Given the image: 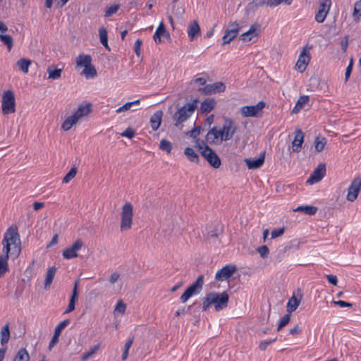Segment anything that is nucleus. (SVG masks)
<instances>
[{
	"mask_svg": "<svg viewBox=\"0 0 361 361\" xmlns=\"http://www.w3.org/2000/svg\"><path fill=\"white\" fill-rule=\"evenodd\" d=\"M238 128V123L235 121L225 117L221 127L214 126L208 131L206 140L211 145H220L224 141L231 140Z\"/></svg>",
	"mask_w": 361,
	"mask_h": 361,
	"instance_id": "1",
	"label": "nucleus"
},
{
	"mask_svg": "<svg viewBox=\"0 0 361 361\" xmlns=\"http://www.w3.org/2000/svg\"><path fill=\"white\" fill-rule=\"evenodd\" d=\"M20 239L17 227L11 226L6 231L2 240V252L17 257L20 251Z\"/></svg>",
	"mask_w": 361,
	"mask_h": 361,
	"instance_id": "2",
	"label": "nucleus"
},
{
	"mask_svg": "<svg viewBox=\"0 0 361 361\" xmlns=\"http://www.w3.org/2000/svg\"><path fill=\"white\" fill-rule=\"evenodd\" d=\"M229 296L226 292L218 293L211 292L203 300L202 310L206 311L212 305H214L216 311L226 308L228 305Z\"/></svg>",
	"mask_w": 361,
	"mask_h": 361,
	"instance_id": "3",
	"label": "nucleus"
},
{
	"mask_svg": "<svg viewBox=\"0 0 361 361\" xmlns=\"http://www.w3.org/2000/svg\"><path fill=\"white\" fill-rule=\"evenodd\" d=\"M198 100L194 99L192 102H189L183 105L180 108L173 116V119L175 121V126H178L182 123L185 122L188 118H190L195 110L197 107Z\"/></svg>",
	"mask_w": 361,
	"mask_h": 361,
	"instance_id": "4",
	"label": "nucleus"
},
{
	"mask_svg": "<svg viewBox=\"0 0 361 361\" xmlns=\"http://www.w3.org/2000/svg\"><path fill=\"white\" fill-rule=\"evenodd\" d=\"M204 276L200 275L197 280L191 284L180 297V300L182 303L186 302L191 297L199 294L203 287Z\"/></svg>",
	"mask_w": 361,
	"mask_h": 361,
	"instance_id": "5",
	"label": "nucleus"
},
{
	"mask_svg": "<svg viewBox=\"0 0 361 361\" xmlns=\"http://www.w3.org/2000/svg\"><path fill=\"white\" fill-rule=\"evenodd\" d=\"M121 231L129 230L133 224V207L131 203L126 202L121 210Z\"/></svg>",
	"mask_w": 361,
	"mask_h": 361,
	"instance_id": "6",
	"label": "nucleus"
},
{
	"mask_svg": "<svg viewBox=\"0 0 361 361\" xmlns=\"http://www.w3.org/2000/svg\"><path fill=\"white\" fill-rule=\"evenodd\" d=\"M202 157L208 161V163L215 169H218L221 166V159L219 156L207 145L202 147L197 144L196 145Z\"/></svg>",
	"mask_w": 361,
	"mask_h": 361,
	"instance_id": "7",
	"label": "nucleus"
},
{
	"mask_svg": "<svg viewBox=\"0 0 361 361\" xmlns=\"http://www.w3.org/2000/svg\"><path fill=\"white\" fill-rule=\"evenodd\" d=\"M1 109L4 114H9L15 112V96L12 90H8L4 92L2 96Z\"/></svg>",
	"mask_w": 361,
	"mask_h": 361,
	"instance_id": "8",
	"label": "nucleus"
},
{
	"mask_svg": "<svg viewBox=\"0 0 361 361\" xmlns=\"http://www.w3.org/2000/svg\"><path fill=\"white\" fill-rule=\"evenodd\" d=\"M264 107L265 103L261 101L255 105L241 107L240 112L244 117H259Z\"/></svg>",
	"mask_w": 361,
	"mask_h": 361,
	"instance_id": "9",
	"label": "nucleus"
},
{
	"mask_svg": "<svg viewBox=\"0 0 361 361\" xmlns=\"http://www.w3.org/2000/svg\"><path fill=\"white\" fill-rule=\"evenodd\" d=\"M310 47L305 46L300 52L298 59L295 64V69L300 73H303L310 61V54L309 50Z\"/></svg>",
	"mask_w": 361,
	"mask_h": 361,
	"instance_id": "10",
	"label": "nucleus"
},
{
	"mask_svg": "<svg viewBox=\"0 0 361 361\" xmlns=\"http://www.w3.org/2000/svg\"><path fill=\"white\" fill-rule=\"evenodd\" d=\"M331 6V0H320L318 7V11L315 14L314 19L317 23H323L329 11Z\"/></svg>",
	"mask_w": 361,
	"mask_h": 361,
	"instance_id": "11",
	"label": "nucleus"
},
{
	"mask_svg": "<svg viewBox=\"0 0 361 361\" xmlns=\"http://www.w3.org/2000/svg\"><path fill=\"white\" fill-rule=\"evenodd\" d=\"M361 190V176L355 178L348 189L346 198L348 201L354 202Z\"/></svg>",
	"mask_w": 361,
	"mask_h": 361,
	"instance_id": "12",
	"label": "nucleus"
},
{
	"mask_svg": "<svg viewBox=\"0 0 361 361\" xmlns=\"http://www.w3.org/2000/svg\"><path fill=\"white\" fill-rule=\"evenodd\" d=\"M326 174V166L324 164H320L313 171L310 176L307 180V183L312 185L319 182Z\"/></svg>",
	"mask_w": 361,
	"mask_h": 361,
	"instance_id": "13",
	"label": "nucleus"
},
{
	"mask_svg": "<svg viewBox=\"0 0 361 361\" xmlns=\"http://www.w3.org/2000/svg\"><path fill=\"white\" fill-rule=\"evenodd\" d=\"M83 245L80 239L76 240L69 247L66 248L63 252V257L66 259H71L78 257L77 252L79 251Z\"/></svg>",
	"mask_w": 361,
	"mask_h": 361,
	"instance_id": "14",
	"label": "nucleus"
},
{
	"mask_svg": "<svg viewBox=\"0 0 361 361\" xmlns=\"http://www.w3.org/2000/svg\"><path fill=\"white\" fill-rule=\"evenodd\" d=\"M235 271V266L232 264L226 265L216 273L215 279L220 281H225L230 278Z\"/></svg>",
	"mask_w": 361,
	"mask_h": 361,
	"instance_id": "15",
	"label": "nucleus"
},
{
	"mask_svg": "<svg viewBox=\"0 0 361 361\" xmlns=\"http://www.w3.org/2000/svg\"><path fill=\"white\" fill-rule=\"evenodd\" d=\"M226 90V86L222 82H217L213 84L205 85L203 88H200L199 91L205 94H211L217 92H224Z\"/></svg>",
	"mask_w": 361,
	"mask_h": 361,
	"instance_id": "16",
	"label": "nucleus"
},
{
	"mask_svg": "<svg viewBox=\"0 0 361 361\" xmlns=\"http://www.w3.org/2000/svg\"><path fill=\"white\" fill-rule=\"evenodd\" d=\"M261 32V25L258 23L252 24L249 30L240 35V39L244 42H250L254 37L259 35Z\"/></svg>",
	"mask_w": 361,
	"mask_h": 361,
	"instance_id": "17",
	"label": "nucleus"
},
{
	"mask_svg": "<svg viewBox=\"0 0 361 361\" xmlns=\"http://www.w3.org/2000/svg\"><path fill=\"white\" fill-rule=\"evenodd\" d=\"M304 142V135L300 129L295 131L294 140L292 142V150L294 152H299Z\"/></svg>",
	"mask_w": 361,
	"mask_h": 361,
	"instance_id": "18",
	"label": "nucleus"
},
{
	"mask_svg": "<svg viewBox=\"0 0 361 361\" xmlns=\"http://www.w3.org/2000/svg\"><path fill=\"white\" fill-rule=\"evenodd\" d=\"M216 106V101L214 98H206L200 106V111L202 114H208L211 112Z\"/></svg>",
	"mask_w": 361,
	"mask_h": 361,
	"instance_id": "19",
	"label": "nucleus"
},
{
	"mask_svg": "<svg viewBox=\"0 0 361 361\" xmlns=\"http://www.w3.org/2000/svg\"><path fill=\"white\" fill-rule=\"evenodd\" d=\"M187 33L190 41L194 40L197 36L200 35V27L197 21L194 20L189 24Z\"/></svg>",
	"mask_w": 361,
	"mask_h": 361,
	"instance_id": "20",
	"label": "nucleus"
},
{
	"mask_svg": "<svg viewBox=\"0 0 361 361\" xmlns=\"http://www.w3.org/2000/svg\"><path fill=\"white\" fill-rule=\"evenodd\" d=\"M161 37H169V34L166 30V28H165V26H164V24L163 22H161L159 23L158 27L157 28V30L153 35V39H154V42L157 44H158V43L161 42Z\"/></svg>",
	"mask_w": 361,
	"mask_h": 361,
	"instance_id": "21",
	"label": "nucleus"
},
{
	"mask_svg": "<svg viewBox=\"0 0 361 361\" xmlns=\"http://www.w3.org/2000/svg\"><path fill=\"white\" fill-rule=\"evenodd\" d=\"M91 104L90 103H82L79 104L77 110L74 112V115L78 118L87 116L91 111Z\"/></svg>",
	"mask_w": 361,
	"mask_h": 361,
	"instance_id": "22",
	"label": "nucleus"
},
{
	"mask_svg": "<svg viewBox=\"0 0 361 361\" xmlns=\"http://www.w3.org/2000/svg\"><path fill=\"white\" fill-rule=\"evenodd\" d=\"M264 161V156L262 155L257 159H245V162L249 169L260 168Z\"/></svg>",
	"mask_w": 361,
	"mask_h": 361,
	"instance_id": "23",
	"label": "nucleus"
},
{
	"mask_svg": "<svg viewBox=\"0 0 361 361\" xmlns=\"http://www.w3.org/2000/svg\"><path fill=\"white\" fill-rule=\"evenodd\" d=\"M92 63V57L89 54H79L75 59V63L77 67L85 68Z\"/></svg>",
	"mask_w": 361,
	"mask_h": 361,
	"instance_id": "24",
	"label": "nucleus"
},
{
	"mask_svg": "<svg viewBox=\"0 0 361 361\" xmlns=\"http://www.w3.org/2000/svg\"><path fill=\"white\" fill-rule=\"evenodd\" d=\"M162 116H163V112L161 111H157L154 112L152 114V116H151L150 125H151V128L154 130H157L159 128V126L161 125V122Z\"/></svg>",
	"mask_w": 361,
	"mask_h": 361,
	"instance_id": "25",
	"label": "nucleus"
},
{
	"mask_svg": "<svg viewBox=\"0 0 361 361\" xmlns=\"http://www.w3.org/2000/svg\"><path fill=\"white\" fill-rule=\"evenodd\" d=\"M10 255L3 253L0 255V278L8 271V259Z\"/></svg>",
	"mask_w": 361,
	"mask_h": 361,
	"instance_id": "26",
	"label": "nucleus"
},
{
	"mask_svg": "<svg viewBox=\"0 0 361 361\" xmlns=\"http://www.w3.org/2000/svg\"><path fill=\"white\" fill-rule=\"evenodd\" d=\"M9 324L4 325L0 331V343L2 345H6L10 339Z\"/></svg>",
	"mask_w": 361,
	"mask_h": 361,
	"instance_id": "27",
	"label": "nucleus"
},
{
	"mask_svg": "<svg viewBox=\"0 0 361 361\" xmlns=\"http://www.w3.org/2000/svg\"><path fill=\"white\" fill-rule=\"evenodd\" d=\"M56 271V268L55 267H51L48 269L46 274V278L44 281V288L47 290L49 288L52 281L54 278L55 274Z\"/></svg>",
	"mask_w": 361,
	"mask_h": 361,
	"instance_id": "28",
	"label": "nucleus"
},
{
	"mask_svg": "<svg viewBox=\"0 0 361 361\" xmlns=\"http://www.w3.org/2000/svg\"><path fill=\"white\" fill-rule=\"evenodd\" d=\"M78 121L79 119L74 114H72L63 121L61 128L63 130L67 131L70 130Z\"/></svg>",
	"mask_w": 361,
	"mask_h": 361,
	"instance_id": "29",
	"label": "nucleus"
},
{
	"mask_svg": "<svg viewBox=\"0 0 361 361\" xmlns=\"http://www.w3.org/2000/svg\"><path fill=\"white\" fill-rule=\"evenodd\" d=\"M32 64L31 60L22 58L16 62V66L24 73H27L29 71V67Z\"/></svg>",
	"mask_w": 361,
	"mask_h": 361,
	"instance_id": "30",
	"label": "nucleus"
},
{
	"mask_svg": "<svg viewBox=\"0 0 361 361\" xmlns=\"http://www.w3.org/2000/svg\"><path fill=\"white\" fill-rule=\"evenodd\" d=\"M81 74L85 75L87 79H90L94 78L97 75V71L91 63L90 65H88L84 68Z\"/></svg>",
	"mask_w": 361,
	"mask_h": 361,
	"instance_id": "31",
	"label": "nucleus"
},
{
	"mask_svg": "<svg viewBox=\"0 0 361 361\" xmlns=\"http://www.w3.org/2000/svg\"><path fill=\"white\" fill-rule=\"evenodd\" d=\"M99 39L102 44L108 50H110V48L108 44V35L107 30L105 27H101L99 29Z\"/></svg>",
	"mask_w": 361,
	"mask_h": 361,
	"instance_id": "32",
	"label": "nucleus"
},
{
	"mask_svg": "<svg viewBox=\"0 0 361 361\" xmlns=\"http://www.w3.org/2000/svg\"><path fill=\"white\" fill-rule=\"evenodd\" d=\"M293 211L302 212L308 215H314L317 211V207L310 205L299 206L297 208L294 209Z\"/></svg>",
	"mask_w": 361,
	"mask_h": 361,
	"instance_id": "33",
	"label": "nucleus"
},
{
	"mask_svg": "<svg viewBox=\"0 0 361 361\" xmlns=\"http://www.w3.org/2000/svg\"><path fill=\"white\" fill-rule=\"evenodd\" d=\"M30 355L25 348H20L16 353L13 361H29Z\"/></svg>",
	"mask_w": 361,
	"mask_h": 361,
	"instance_id": "34",
	"label": "nucleus"
},
{
	"mask_svg": "<svg viewBox=\"0 0 361 361\" xmlns=\"http://www.w3.org/2000/svg\"><path fill=\"white\" fill-rule=\"evenodd\" d=\"M185 155L192 162L197 163L199 161V156L191 147H186L184 150Z\"/></svg>",
	"mask_w": 361,
	"mask_h": 361,
	"instance_id": "35",
	"label": "nucleus"
},
{
	"mask_svg": "<svg viewBox=\"0 0 361 361\" xmlns=\"http://www.w3.org/2000/svg\"><path fill=\"white\" fill-rule=\"evenodd\" d=\"M300 301L295 298V295H293L288 301L287 303V311L290 313L295 311L298 307Z\"/></svg>",
	"mask_w": 361,
	"mask_h": 361,
	"instance_id": "36",
	"label": "nucleus"
},
{
	"mask_svg": "<svg viewBox=\"0 0 361 361\" xmlns=\"http://www.w3.org/2000/svg\"><path fill=\"white\" fill-rule=\"evenodd\" d=\"M47 73L49 74V78L51 80H57L61 78L62 70L61 68H56L49 67L47 69Z\"/></svg>",
	"mask_w": 361,
	"mask_h": 361,
	"instance_id": "37",
	"label": "nucleus"
},
{
	"mask_svg": "<svg viewBox=\"0 0 361 361\" xmlns=\"http://www.w3.org/2000/svg\"><path fill=\"white\" fill-rule=\"evenodd\" d=\"M140 103V99H137L133 102H127L125 104H123V106H121V107H119L118 109H117L116 111V113L118 114V113H121V112H124V111L130 110L132 106H135V105H139Z\"/></svg>",
	"mask_w": 361,
	"mask_h": 361,
	"instance_id": "38",
	"label": "nucleus"
},
{
	"mask_svg": "<svg viewBox=\"0 0 361 361\" xmlns=\"http://www.w3.org/2000/svg\"><path fill=\"white\" fill-rule=\"evenodd\" d=\"M238 32L232 30H226L224 35L222 37L224 44L230 43L238 35Z\"/></svg>",
	"mask_w": 361,
	"mask_h": 361,
	"instance_id": "39",
	"label": "nucleus"
},
{
	"mask_svg": "<svg viewBox=\"0 0 361 361\" xmlns=\"http://www.w3.org/2000/svg\"><path fill=\"white\" fill-rule=\"evenodd\" d=\"M325 145L326 140L324 137H316L314 140V147L317 152H322L324 149Z\"/></svg>",
	"mask_w": 361,
	"mask_h": 361,
	"instance_id": "40",
	"label": "nucleus"
},
{
	"mask_svg": "<svg viewBox=\"0 0 361 361\" xmlns=\"http://www.w3.org/2000/svg\"><path fill=\"white\" fill-rule=\"evenodd\" d=\"M0 39L7 46L8 51H11L13 43V38L10 35L0 34Z\"/></svg>",
	"mask_w": 361,
	"mask_h": 361,
	"instance_id": "41",
	"label": "nucleus"
},
{
	"mask_svg": "<svg viewBox=\"0 0 361 361\" xmlns=\"http://www.w3.org/2000/svg\"><path fill=\"white\" fill-rule=\"evenodd\" d=\"M293 0H267V4L271 7L279 6L281 4H285L287 5L291 4Z\"/></svg>",
	"mask_w": 361,
	"mask_h": 361,
	"instance_id": "42",
	"label": "nucleus"
},
{
	"mask_svg": "<svg viewBox=\"0 0 361 361\" xmlns=\"http://www.w3.org/2000/svg\"><path fill=\"white\" fill-rule=\"evenodd\" d=\"M77 173V169L75 167L72 168L68 173L63 178V183H68L72 180Z\"/></svg>",
	"mask_w": 361,
	"mask_h": 361,
	"instance_id": "43",
	"label": "nucleus"
},
{
	"mask_svg": "<svg viewBox=\"0 0 361 361\" xmlns=\"http://www.w3.org/2000/svg\"><path fill=\"white\" fill-rule=\"evenodd\" d=\"M160 149L167 153H170L172 149V145L166 140H161L160 142Z\"/></svg>",
	"mask_w": 361,
	"mask_h": 361,
	"instance_id": "44",
	"label": "nucleus"
},
{
	"mask_svg": "<svg viewBox=\"0 0 361 361\" xmlns=\"http://www.w3.org/2000/svg\"><path fill=\"white\" fill-rule=\"evenodd\" d=\"M70 323L68 319H66L60 322L54 329V334L60 336L61 331L64 329Z\"/></svg>",
	"mask_w": 361,
	"mask_h": 361,
	"instance_id": "45",
	"label": "nucleus"
},
{
	"mask_svg": "<svg viewBox=\"0 0 361 361\" xmlns=\"http://www.w3.org/2000/svg\"><path fill=\"white\" fill-rule=\"evenodd\" d=\"M99 348V345H94L92 348H91V350L85 353H84L82 356V361H86L89 358H90Z\"/></svg>",
	"mask_w": 361,
	"mask_h": 361,
	"instance_id": "46",
	"label": "nucleus"
},
{
	"mask_svg": "<svg viewBox=\"0 0 361 361\" xmlns=\"http://www.w3.org/2000/svg\"><path fill=\"white\" fill-rule=\"evenodd\" d=\"M133 343V338H131L128 340L124 346V350L122 355V360H125L128 356V351Z\"/></svg>",
	"mask_w": 361,
	"mask_h": 361,
	"instance_id": "47",
	"label": "nucleus"
},
{
	"mask_svg": "<svg viewBox=\"0 0 361 361\" xmlns=\"http://www.w3.org/2000/svg\"><path fill=\"white\" fill-rule=\"evenodd\" d=\"M126 310V304L122 301L119 300L115 306L114 312H117L120 314H124Z\"/></svg>",
	"mask_w": 361,
	"mask_h": 361,
	"instance_id": "48",
	"label": "nucleus"
},
{
	"mask_svg": "<svg viewBox=\"0 0 361 361\" xmlns=\"http://www.w3.org/2000/svg\"><path fill=\"white\" fill-rule=\"evenodd\" d=\"M290 316L289 314H285L281 319L279 324V326H278V328H277V331H280L283 326H285L286 324H288V323L290 321Z\"/></svg>",
	"mask_w": 361,
	"mask_h": 361,
	"instance_id": "49",
	"label": "nucleus"
},
{
	"mask_svg": "<svg viewBox=\"0 0 361 361\" xmlns=\"http://www.w3.org/2000/svg\"><path fill=\"white\" fill-rule=\"evenodd\" d=\"M119 8V5L115 4L107 8L105 11V17H109L116 13Z\"/></svg>",
	"mask_w": 361,
	"mask_h": 361,
	"instance_id": "50",
	"label": "nucleus"
},
{
	"mask_svg": "<svg viewBox=\"0 0 361 361\" xmlns=\"http://www.w3.org/2000/svg\"><path fill=\"white\" fill-rule=\"evenodd\" d=\"M276 341V338H274L273 339L266 340L263 341L260 343L259 348L261 350H265L267 348L271 345V343H274Z\"/></svg>",
	"mask_w": 361,
	"mask_h": 361,
	"instance_id": "51",
	"label": "nucleus"
},
{
	"mask_svg": "<svg viewBox=\"0 0 361 361\" xmlns=\"http://www.w3.org/2000/svg\"><path fill=\"white\" fill-rule=\"evenodd\" d=\"M308 102H309V97L304 95V96H301L299 97V99H298V101L296 102V104H298V106H300V108L303 109L305 105L306 104H307Z\"/></svg>",
	"mask_w": 361,
	"mask_h": 361,
	"instance_id": "52",
	"label": "nucleus"
},
{
	"mask_svg": "<svg viewBox=\"0 0 361 361\" xmlns=\"http://www.w3.org/2000/svg\"><path fill=\"white\" fill-rule=\"evenodd\" d=\"M257 252L262 258H266L269 254V249L267 246L262 245L257 249Z\"/></svg>",
	"mask_w": 361,
	"mask_h": 361,
	"instance_id": "53",
	"label": "nucleus"
},
{
	"mask_svg": "<svg viewBox=\"0 0 361 361\" xmlns=\"http://www.w3.org/2000/svg\"><path fill=\"white\" fill-rule=\"evenodd\" d=\"M135 135V132L131 128H128L121 133V136L126 137L128 138H133Z\"/></svg>",
	"mask_w": 361,
	"mask_h": 361,
	"instance_id": "54",
	"label": "nucleus"
},
{
	"mask_svg": "<svg viewBox=\"0 0 361 361\" xmlns=\"http://www.w3.org/2000/svg\"><path fill=\"white\" fill-rule=\"evenodd\" d=\"M353 16L360 17L361 16V1H359L355 4Z\"/></svg>",
	"mask_w": 361,
	"mask_h": 361,
	"instance_id": "55",
	"label": "nucleus"
},
{
	"mask_svg": "<svg viewBox=\"0 0 361 361\" xmlns=\"http://www.w3.org/2000/svg\"><path fill=\"white\" fill-rule=\"evenodd\" d=\"M283 233H284L283 228L273 230L271 233V238H276L277 237H279V236L282 235L283 234Z\"/></svg>",
	"mask_w": 361,
	"mask_h": 361,
	"instance_id": "56",
	"label": "nucleus"
},
{
	"mask_svg": "<svg viewBox=\"0 0 361 361\" xmlns=\"http://www.w3.org/2000/svg\"><path fill=\"white\" fill-rule=\"evenodd\" d=\"M333 303L334 305L340 306L341 307H353L352 303L345 302L343 300L333 301Z\"/></svg>",
	"mask_w": 361,
	"mask_h": 361,
	"instance_id": "57",
	"label": "nucleus"
},
{
	"mask_svg": "<svg viewBox=\"0 0 361 361\" xmlns=\"http://www.w3.org/2000/svg\"><path fill=\"white\" fill-rule=\"evenodd\" d=\"M326 279L329 281V283L334 285V286H336L337 283H338V279H337V276L336 275H332V274H330V275H326Z\"/></svg>",
	"mask_w": 361,
	"mask_h": 361,
	"instance_id": "58",
	"label": "nucleus"
},
{
	"mask_svg": "<svg viewBox=\"0 0 361 361\" xmlns=\"http://www.w3.org/2000/svg\"><path fill=\"white\" fill-rule=\"evenodd\" d=\"M59 335L54 334L53 337L51 338L49 344V349L51 350L58 342L59 341Z\"/></svg>",
	"mask_w": 361,
	"mask_h": 361,
	"instance_id": "59",
	"label": "nucleus"
},
{
	"mask_svg": "<svg viewBox=\"0 0 361 361\" xmlns=\"http://www.w3.org/2000/svg\"><path fill=\"white\" fill-rule=\"evenodd\" d=\"M227 30H232L235 31L236 32H238L239 31V25L235 22H232L228 24V27L226 29Z\"/></svg>",
	"mask_w": 361,
	"mask_h": 361,
	"instance_id": "60",
	"label": "nucleus"
},
{
	"mask_svg": "<svg viewBox=\"0 0 361 361\" xmlns=\"http://www.w3.org/2000/svg\"><path fill=\"white\" fill-rule=\"evenodd\" d=\"M142 45V40L140 39H137L134 45V49L137 55L140 54V47Z\"/></svg>",
	"mask_w": 361,
	"mask_h": 361,
	"instance_id": "61",
	"label": "nucleus"
},
{
	"mask_svg": "<svg viewBox=\"0 0 361 361\" xmlns=\"http://www.w3.org/2000/svg\"><path fill=\"white\" fill-rule=\"evenodd\" d=\"M189 310H190V307H183L181 310H177L175 312V315L176 317H179V316L182 315V314H185L188 313L189 312Z\"/></svg>",
	"mask_w": 361,
	"mask_h": 361,
	"instance_id": "62",
	"label": "nucleus"
},
{
	"mask_svg": "<svg viewBox=\"0 0 361 361\" xmlns=\"http://www.w3.org/2000/svg\"><path fill=\"white\" fill-rule=\"evenodd\" d=\"M120 274L117 272H114L111 274L109 281L111 283H114L119 278Z\"/></svg>",
	"mask_w": 361,
	"mask_h": 361,
	"instance_id": "63",
	"label": "nucleus"
},
{
	"mask_svg": "<svg viewBox=\"0 0 361 361\" xmlns=\"http://www.w3.org/2000/svg\"><path fill=\"white\" fill-rule=\"evenodd\" d=\"M353 68H351V65H348L345 69V81H348V78H350V75L352 73Z\"/></svg>",
	"mask_w": 361,
	"mask_h": 361,
	"instance_id": "64",
	"label": "nucleus"
}]
</instances>
